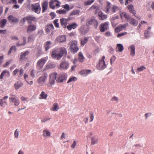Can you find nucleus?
<instances>
[{
	"instance_id": "1",
	"label": "nucleus",
	"mask_w": 154,
	"mask_h": 154,
	"mask_svg": "<svg viewBox=\"0 0 154 154\" xmlns=\"http://www.w3.org/2000/svg\"><path fill=\"white\" fill-rule=\"evenodd\" d=\"M66 49L64 48H61L53 50L51 56L52 57L59 60L63 56L66 55Z\"/></svg>"
},
{
	"instance_id": "2",
	"label": "nucleus",
	"mask_w": 154,
	"mask_h": 154,
	"mask_svg": "<svg viewBox=\"0 0 154 154\" xmlns=\"http://www.w3.org/2000/svg\"><path fill=\"white\" fill-rule=\"evenodd\" d=\"M10 97L9 98V102L12 105L17 106L20 104V101L17 97L15 95L12 94H10Z\"/></svg>"
},
{
	"instance_id": "3",
	"label": "nucleus",
	"mask_w": 154,
	"mask_h": 154,
	"mask_svg": "<svg viewBox=\"0 0 154 154\" xmlns=\"http://www.w3.org/2000/svg\"><path fill=\"white\" fill-rule=\"evenodd\" d=\"M86 24L87 26L91 25L97 28L98 26V23L96 19L93 17L88 18L86 21Z\"/></svg>"
},
{
	"instance_id": "4",
	"label": "nucleus",
	"mask_w": 154,
	"mask_h": 154,
	"mask_svg": "<svg viewBox=\"0 0 154 154\" xmlns=\"http://www.w3.org/2000/svg\"><path fill=\"white\" fill-rule=\"evenodd\" d=\"M47 74H44L38 78L37 80V83L40 86L44 85L47 80Z\"/></svg>"
},
{
	"instance_id": "5",
	"label": "nucleus",
	"mask_w": 154,
	"mask_h": 154,
	"mask_svg": "<svg viewBox=\"0 0 154 154\" xmlns=\"http://www.w3.org/2000/svg\"><path fill=\"white\" fill-rule=\"evenodd\" d=\"M57 76V73L56 72H53L49 75V83L51 85L54 84L56 81V77Z\"/></svg>"
},
{
	"instance_id": "6",
	"label": "nucleus",
	"mask_w": 154,
	"mask_h": 154,
	"mask_svg": "<svg viewBox=\"0 0 154 154\" xmlns=\"http://www.w3.org/2000/svg\"><path fill=\"white\" fill-rule=\"evenodd\" d=\"M31 9L32 11L37 14L39 13L41 10L40 6L38 3L32 4Z\"/></svg>"
},
{
	"instance_id": "7",
	"label": "nucleus",
	"mask_w": 154,
	"mask_h": 154,
	"mask_svg": "<svg viewBox=\"0 0 154 154\" xmlns=\"http://www.w3.org/2000/svg\"><path fill=\"white\" fill-rule=\"evenodd\" d=\"M67 78V75L66 73H62L59 74L57 76V82L58 83H61L66 80Z\"/></svg>"
},
{
	"instance_id": "8",
	"label": "nucleus",
	"mask_w": 154,
	"mask_h": 154,
	"mask_svg": "<svg viewBox=\"0 0 154 154\" xmlns=\"http://www.w3.org/2000/svg\"><path fill=\"white\" fill-rule=\"evenodd\" d=\"M77 45V42L75 41H72L71 42L70 47L71 51L74 53L76 52L79 50V48Z\"/></svg>"
},
{
	"instance_id": "9",
	"label": "nucleus",
	"mask_w": 154,
	"mask_h": 154,
	"mask_svg": "<svg viewBox=\"0 0 154 154\" xmlns=\"http://www.w3.org/2000/svg\"><path fill=\"white\" fill-rule=\"evenodd\" d=\"M109 23L106 22L101 24L100 26V30L101 32H104L109 29Z\"/></svg>"
},
{
	"instance_id": "10",
	"label": "nucleus",
	"mask_w": 154,
	"mask_h": 154,
	"mask_svg": "<svg viewBox=\"0 0 154 154\" xmlns=\"http://www.w3.org/2000/svg\"><path fill=\"white\" fill-rule=\"evenodd\" d=\"M47 60V58L43 57L38 60L37 63V66L38 67H42Z\"/></svg>"
},
{
	"instance_id": "11",
	"label": "nucleus",
	"mask_w": 154,
	"mask_h": 154,
	"mask_svg": "<svg viewBox=\"0 0 154 154\" xmlns=\"http://www.w3.org/2000/svg\"><path fill=\"white\" fill-rule=\"evenodd\" d=\"M89 29L85 26H83L79 29L80 33L82 35H85L89 31Z\"/></svg>"
},
{
	"instance_id": "12",
	"label": "nucleus",
	"mask_w": 154,
	"mask_h": 154,
	"mask_svg": "<svg viewBox=\"0 0 154 154\" xmlns=\"http://www.w3.org/2000/svg\"><path fill=\"white\" fill-rule=\"evenodd\" d=\"M128 49L130 52V54L131 56L133 57L134 56L135 54V48L134 45H130Z\"/></svg>"
},
{
	"instance_id": "13",
	"label": "nucleus",
	"mask_w": 154,
	"mask_h": 154,
	"mask_svg": "<svg viewBox=\"0 0 154 154\" xmlns=\"http://www.w3.org/2000/svg\"><path fill=\"white\" fill-rule=\"evenodd\" d=\"M36 29V26L34 24H30L27 26V32L28 33H30L35 30Z\"/></svg>"
},
{
	"instance_id": "14",
	"label": "nucleus",
	"mask_w": 154,
	"mask_h": 154,
	"mask_svg": "<svg viewBox=\"0 0 154 154\" xmlns=\"http://www.w3.org/2000/svg\"><path fill=\"white\" fill-rule=\"evenodd\" d=\"M8 98V96H5L0 100V106L2 107H5L7 105V102L6 100Z\"/></svg>"
},
{
	"instance_id": "15",
	"label": "nucleus",
	"mask_w": 154,
	"mask_h": 154,
	"mask_svg": "<svg viewBox=\"0 0 154 154\" xmlns=\"http://www.w3.org/2000/svg\"><path fill=\"white\" fill-rule=\"evenodd\" d=\"M29 54V52L28 51H26L21 53L20 57V59L21 61L24 60L25 59L26 56H27Z\"/></svg>"
},
{
	"instance_id": "16",
	"label": "nucleus",
	"mask_w": 154,
	"mask_h": 154,
	"mask_svg": "<svg viewBox=\"0 0 154 154\" xmlns=\"http://www.w3.org/2000/svg\"><path fill=\"white\" fill-rule=\"evenodd\" d=\"M91 72V70L89 69L83 70L79 72V74L82 76H86L88 75Z\"/></svg>"
},
{
	"instance_id": "17",
	"label": "nucleus",
	"mask_w": 154,
	"mask_h": 154,
	"mask_svg": "<svg viewBox=\"0 0 154 154\" xmlns=\"http://www.w3.org/2000/svg\"><path fill=\"white\" fill-rule=\"evenodd\" d=\"M127 8L129 11L131 13L133 14L134 16L136 17L135 14H136V11L134 9V7L133 5L131 4L127 6Z\"/></svg>"
},
{
	"instance_id": "18",
	"label": "nucleus",
	"mask_w": 154,
	"mask_h": 154,
	"mask_svg": "<svg viewBox=\"0 0 154 154\" xmlns=\"http://www.w3.org/2000/svg\"><path fill=\"white\" fill-rule=\"evenodd\" d=\"M10 73L9 72L6 70L3 71L0 75V79H2L3 77L6 78L9 76Z\"/></svg>"
},
{
	"instance_id": "19",
	"label": "nucleus",
	"mask_w": 154,
	"mask_h": 154,
	"mask_svg": "<svg viewBox=\"0 0 154 154\" xmlns=\"http://www.w3.org/2000/svg\"><path fill=\"white\" fill-rule=\"evenodd\" d=\"M23 85V83L21 81H18L14 83V86L16 90H18L20 88L22 87Z\"/></svg>"
},
{
	"instance_id": "20",
	"label": "nucleus",
	"mask_w": 154,
	"mask_h": 154,
	"mask_svg": "<svg viewBox=\"0 0 154 154\" xmlns=\"http://www.w3.org/2000/svg\"><path fill=\"white\" fill-rule=\"evenodd\" d=\"M69 20L68 19L62 18L60 19V24L64 28L66 27Z\"/></svg>"
},
{
	"instance_id": "21",
	"label": "nucleus",
	"mask_w": 154,
	"mask_h": 154,
	"mask_svg": "<svg viewBox=\"0 0 154 154\" xmlns=\"http://www.w3.org/2000/svg\"><path fill=\"white\" fill-rule=\"evenodd\" d=\"M42 133V135L44 137H48L51 136V132L48 130L45 129L43 131Z\"/></svg>"
},
{
	"instance_id": "22",
	"label": "nucleus",
	"mask_w": 154,
	"mask_h": 154,
	"mask_svg": "<svg viewBox=\"0 0 154 154\" xmlns=\"http://www.w3.org/2000/svg\"><path fill=\"white\" fill-rule=\"evenodd\" d=\"M57 40L60 42H66V36L65 35H61L57 38Z\"/></svg>"
},
{
	"instance_id": "23",
	"label": "nucleus",
	"mask_w": 154,
	"mask_h": 154,
	"mask_svg": "<svg viewBox=\"0 0 154 154\" xmlns=\"http://www.w3.org/2000/svg\"><path fill=\"white\" fill-rule=\"evenodd\" d=\"M54 29V27L52 24L48 25L45 27L46 32H49Z\"/></svg>"
},
{
	"instance_id": "24",
	"label": "nucleus",
	"mask_w": 154,
	"mask_h": 154,
	"mask_svg": "<svg viewBox=\"0 0 154 154\" xmlns=\"http://www.w3.org/2000/svg\"><path fill=\"white\" fill-rule=\"evenodd\" d=\"M9 20L12 23H17L18 21V19L13 16L10 15L8 17Z\"/></svg>"
},
{
	"instance_id": "25",
	"label": "nucleus",
	"mask_w": 154,
	"mask_h": 154,
	"mask_svg": "<svg viewBox=\"0 0 154 154\" xmlns=\"http://www.w3.org/2000/svg\"><path fill=\"white\" fill-rule=\"evenodd\" d=\"M120 16L122 19L123 18H125L127 21H128L129 18H130L129 16L127 15L126 13L124 12L120 13Z\"/></svg>"
},
{
	"instance_id": "26",
	"label": "nucleus",
	"mask_w": 154,
	"mask_h": 154,
	"mask_svg": "<svg viewBox=\"0 0 154 154\" xmlns=\"http://www.w3.org/2000/svg\"><path fill=\"white\" fill-rule=\"evenodd\" d=\"M78 26V25L75 23H74L72 24H69L67 26V29L69 30H71L72 29H75Z\"/></svg>"
},
{
	"instance_id": "27",
	"label": "nucleus",
	"mask_w": 154,
	"mask_h": 154,
	"mask_svg": "<svg viewBox=\"0 0 154 154\" xmlns=\"http://www.w3.org/2000/svg\"><path fill=\"white\" fill-rule=\"evenodd\" d=\"M144 68H137V69H136L135 68H134V69L132 68L131 70V72L133 74H135V71H136V72L138 73L143 70Z\"/></svg>"
},
{
	"instance_id": "28",
	"label": "nucleus",
	"mask_w": 154,
	"mask_h": 154,
	"mask_svg": "<svg viewBox=\"0 0 154 154\" xmlns=\"http://www.w3.org/2000/svg\"><path fill=\"white\" fill-rule=\"evenodd\" d=\"M98 16L100 20H103L106 19L107 16L106 15H104L103 13L101 11H99L98 13Z\"/></svg>"
},
{
	"instance_id": "29",
	"label": "nucleus",
	"mask_w": 154,
	"mask_h": 154,
	"mask_svg": "<svg viewBox=\"0 0 154 154\" xmlns=\"http://www.w3.org/2000/svg\"><path fill=\"white\" fill-rule=\"evenodd\" d=\"M128 20L130 21V24L133 26H137L138 24V22L136 20L133 18H131L130 17V18H129Z\"/></svg>"
},
{
	"instance_id": "30",
	"label": "nucleus",
	"mask_w": 154,
	"mask_h": 154,
	"mask_svg": "<svg viewBox=\"0 0 154 154\" xmlns=\"http://www.w3.org/2000/svg\"><path fill=\"white\" fill-rule=\"evenodd\" d=\"M59 109V107L58 106V103H55L53 104L52 107L50 109L54 111H57Z\"/></svg>"
},
{
	"instance_id": "31",
	"label": "nucleus",
	"mask_w": 154,
	"mask_h": 154,
	"mask_svg": "<svg viewBox=\"0 0 154 154\" xmlns=\"http://www.w3.org/2000/svg\"><path fill=\"white\" fill-rule=\"evenodd\" d=\"M91 139V144L93 145L97 144L98 143V139L94 136L92 137Z\"/></svg>"
},
{
	"instance_id": "32",
	"label": "nucleus",
	"mask_w": 154,
	"mask_h": 154,
	"mask_svg": "<svg viewBox=\"0 0 154 154\" xmlns=\"http://www.w3.org/2000/svg\"><path fill=\"white\" fill-rule=\"evenodd\" d=\"M97 66L99 67H106L107 66L104 60H99Z\"/></svg>"
},
{
	"instance_id": "33",
	"label": "nucleus",
	"mask_w": 154,
	"mask_h": 154,
	"mask_svg": "<svg viewBox=\"0 0 154 154\" xmlns=\"http://www.w3.org/2000/svg\"><path fill=\"white\" fill-rule=\"evenodd\" d=\"M57 0H51L50 2V8L52 9H54L55 7V4L57 2Z\"/></svg>"
},
{
	"instance_id": "34",
	"label": "nucleus",
	"mask_w": 154,
	"mask_h": 154,
	"mask_svg": "<svg viewBox=\"0 0 154 154\" xmlns=\"http://www.w3.org/2000/svg\"><path fill=\"white\" fill-rule=\"evenodd\" d=\"M107 5L105 8V12L107 14L109 13V9L111 8V3H110L107 1L106 2Z\"/></svg>"
},
{
	"instance_id": "35",
	"label": "nucleus",
	"mask_w": 154,
	"mask_h": 154,
	"mask_svg": "<svg viewBox=\"0 0 154 154\" xmlns=\"http://www.w3.org/2000/svg\"><path fill=\"white\" fill-rule=\"evenodd\" d=\"M48 4V2L47 1H45L43 2L42 6V12H44L47 9Z\"/></svg>"
},
{
	"instance_id": "36",
	"label": "nucleus",
	"mask_w": 154,
	"mask_h": 154,
	"mask_svg": "<svg viewBox=\"0 0 154 154\" xmlns=\"http://www.w3.org/2000/svg\"><path fill=\"white\" fill-rule=\"evenodd\" d=\"M88 37H85L83 38H81L80 39L81 44L82 46H83L88 41Z\"/></svg>"
},
{
	"instance_id": "37",
	"label": "nucleus",
	"mask_w": 154,
	"mask_h": 154,
	"mask_svg": "<svg viewBox=\"0 0 154 154\" xmlns=\"http://www.w3.org/2000/svg\"><path fill=\"white\" fill-rule=\"evenodd\" d=\"M24 78L25 80L29 85H32L33 83V82L32 81L28 82L29 81V79L28 75L26 74H25L24 75Z\"/></svg>"
},
{
	"instance_id": "38",
	"label": "nucleus",
	"mask_w": 154,
	"mask_h": 154,
	"mask_svg": "<svg viewBox=\"0 0 154 154\" xmlns=\"http://www.w3.org/2000/svg\"><path fill=\"white\" fill-rule=\"evenodd\" d=\"M69 66V64L67 62L62 61L60 65V67H68Z\"/></svg>"
},
{
	"instance_id": "39",
	"label": "nucleus",
	"mask_w": 154,
	"mask_h": 154,
	"mask_svg": "<svg viewBox=\"0 0 154 154\" xmlns=\"http://www.w3.org/2000/svg\"><path fill=\"white\" fill-rule=\"evenodd\" d=\"M116 48L118 51L120 52H122L124 49L123 45L121 44H117Z\"/></svg>"
},
{
	"instance_id": "40",
	"label": "nucleus",
	"mask_w": 154,
	"mask_h": 154,
	"mask_svg": "<svg viewBox=\"0 0 154 154\" xmlns=\"http://www.w3.org/2000/svg\"><path fill=\"white\" fill-rule=\"evenodd\" d=\"M80 13V11L79 10H75L73 11L70 14V16H72L73 15H78Z\"/></svg>"
},
{
	"instance_id": "41",
	"label": "nucleus",
	"mask_w": 154,
	"mask_h": 154,
	"mask_svg": "<svg viewBox=\"0 0 154 154\" xmlns=\"http://www.w3.org/2000/svg\"><path fill=\"white\" fill-rule=\"evenodd\" d=\"M85 59L83 55L82 52H80L79 54L78 60L80 62H83Z\"/></svg>"
},
{
	"instance_id": "42",
	"label": "nucleus",
	"mask_w": 154,
	"mask_h": 154,
	"mask_svg": "<svg viewBox=\"0 0 154 154\" xmlns=\"http://www.w3.org/2000/svg\"><path fill=\"white\" fill-rule=\"evenodd\" d=\"M78 79L75 76H72L69 79V80L67 82V83H69L71 82L76 81Z\"/></svg>"
},
{
	"instance_id": "43",
	"label": "nucleus",
	"mask_w": 154,
	"mask_h": 154,
	"mask_svg": "<svg viewBox=\"0 0 154 154\" xmlns=\"http://www.w3.org/2000/svg\"><path fill=\"white\" fill-rule=\"evenodd\" d=\"M51 45V42L49 41H48L45 43V46L46 51H47L49 49Z\"/></svg>"
},
{
	"instance_id": "44",
	"label": "nucleus",
	"mask_w": 154,
	"mask_h": 154,
	"mask_svg": "<svg viewBox=\"0 0 154 154\" xmlns=\"http://www.w3.org/2000/svg\"><path fill=\"white\" fill-rule=\"evenodd\" d=\"M6 22L7 20L6 19H4L2 20L0 22V27L2 28H3L5 26Z\"/></svg>"
},
{
	"instance_id": "45",
	"label": "nucleus",
	"mask_w": 154,
	"mask_h": 154,
	"mask_svg": "<svg viewBox=\"0 0 154 154\" xmlns=\"http://www.w3.org/2000/svg\"><path fill=\"white\" fill-rule=\"evenodd\" d=\"M23 42L22 43H20V42H19L17 44V46H22L24 45H25V44H26V37H23Z\"/></svg>"
},
{
	"instance_id": "46",
	"label": "nucleus",
	"mask_w": 154,
	"mask_h": 154,
	"mask_svg": "<svg viewBox=\"0 0 154 154\" xmlns=\"http://www.w3.org/2000/svg\"><path fill=\"white\" fill-rule=\"evenodd\" d=\"M27 21L29 23H30L31 22L34 20L35 19V17H33L30 16H27Z\"/></svg>"
},
{
	"instance_id": "47",
	"label": "nucleus",
	"mask_w": 154,
	"mask_h": 154,
	"mask_svg": "<svg viewBox=\"0 0 154 154\" xmlns=\"http://www.w3.org/2000/svg\"><path fill=\"white\" fill-rule=\"evenodd\" d=\"M40 96L41 97V99H46L48 95L46 94H45L44 91H42L40 94Z\"/></svg>"
},
{
	"instance_id": "48",
	"label": "nucleus",
	"mask_w": 154,
	"mask_h": 154,
	"mask_svg": "<svg viewBox=\"0 0 154 154\" xmlns=\"http://www.w3.org/2000/svg\"><path fill=\"white\" fill-rule=\"evenodd\" d=\"M119 9V7L116 5H113L112 7V10L113 13L118 11Z\"/></svg>"
},
{
	"instance_id": "49",
	"label": "nucleus",
	"mask_w": 154,
	"mask_h": 154,
	"mask_svg": "<svg viewBox=\"0 0 154 154\" xmlns=\"http://www.w3.org/2000/svg\"><path fill=\"white\" fill-rule=\"evenodd\" d=\"M98 7L96 5H94L91 7L89 9L90 10H93V9H95L96 11H97L98 9Z\"/></svg>"
},
{
	"instance_id": "50",
	"label": "nucleus",
	"mask_w": 154,
	"mask_h": 154,
	"mask_svg": "<svg viewBox=\"0 0 154 154\" xmlns=\"http://www.w3.org/2000/svg\"><path fill=\"white\" fill-rule=\"evenodd\" d=\"M94 1V0H89L85 2L84 3L85 5H90Z\"/></svg>"
},
{
	"instance_id": "51",
	"label": "nucleus",
	"mask_w": 154,
	"mask_h": 154,
	"mask_svg": "<svg viewBox=\"0 0 154 154\" xmlns=\"http://www.w3.org/2000/svg\"><path fill=\"white\" fill-rule=\"evenodd\" d=\"M56 12L60 14H65L66 13V11L65 9L60 10H57Z\"/></svg>"
},
{
	"instance_id": "52",
	"label": "nucleus",
	"mask_w": 154,
	"mask_h": 154,
	"mask_svg": "<svg viewBox=\"0 0 154 154\" xmlns=\"http://www.w3.org/2000/svg\"><path fill=\"white\" fill-rule=\"evenodd\" d=\"M118 18H119V17L118 16H117L116 17H112L111 18V22L112 24V25H113V26H114V21L116 19H117Z\"/></svg>"
},
{
	"instance_id": "53",
	"label": "nucleus",
	"mask_w": 154,
	"mask_h": 154,
	"mask_svg": "<svg viewBox=\"0 0 154 154\" xmlns=\"http://www.w3.org/2000/svg\"><path fill=\"white\" fill-rule=\"evenodd\" d=\"M89 116L90 118V122H92L94 119V116L93 113L91 112L89 114Z\"/></svg>"
},
{
	"instance_id": "54",
	"label": "nucleus",
	"mask_w": 154,
	"mask_h": 154,
	"mask_svg": "<svg viewBox=\"0 0 154 154\" xmlns=\"http://www.w3.org/2000/svg\"><path fill=\"white\" fill-rule=\"evenodd\" d=\"M58 20L56 19L54 21L53 23L55 26L57 27L58 28L59 27V24L58 23Z\"/></svg>"
},
{
	"instance_id": "55",
	"label": "nucleus",
	"mask_w": 154,
	"mask_h": 154,
	"mask_svg": "<svg viewBox=\"0 0 154 154\" xmlns=\"http://www.w3.org/2000/svg\"><path fill=\"white\" fill-rule=\"evenodd\" d=\"M19 131H18V129H16L14 132V136L15 138H17L19 136Z\"/></svg>"
},
{
	"instance_id": "56",
	"label": "nucleus",
	"mask_w": 154,
	"mask_h": 154,
	"mask_svg": "<svg viewBox=\"0 0 154 154\" xmlns=\"http://www.w3.org/2000/svg\"><path fill=\"white\" fill-rule=\"evenodd\" d=\"M128 25V23H125L123 25H119V26L122 30L123 29L126 27Z\"/></svg>"
},
{
	"instance_id": "57",
	"label": "nucleus",
	"mask_w": 154,
	"mask_h": 154,
	"mask_svg": "<svg viewBox=\"0 0 154 154\" xmlns=\"http://www.w3.org/2000/svg\"><path fill=\"white\" fill-rule=\"evenodd\" d=\"M28 40L29 42L33 41L34 40V37L32 35H30L28 38Z\"/></svg>"
},
{
	"instance_id": "58",
	"label": "nucleus",
	"mask_w": 154,
	"mask_h": 154,
	"mask_svg": "<svg viewBox=\"0 0 154 154\" xmlns=\"http://www.w3.org/2000/svg\"><path fill=\"white\" fill-rule=\"evenodd\" d=\"M56 66L53 64V63H49L47 66V67H54Z\"/></svg>"
},
{
	"instance_id": "59",
	"label": "nucleus",
	"mask_w": 154,
	"mask_h": 154,
	"mask_svg": "<svg viewBox=\"0 0 154 154\" xmlns=\"http://www.w3.org/2000/svg\"><path fill=\"white\" fill-rule=\"evenodd\" d=\"M62 7L67 11H69L70 9L69 8V6L68 4H66L65 5H63Z\"/></svg>"
},
{
	"instance_id": "60",
	"label": "nucleus",
	"mask_w": 154,
	"mask_h": 154,
	"mask_svg": "<svg viewBox=\"0 0 154 154\" xmlns=\"http://www.w3.org/2000/svg\"><path fill=\"white\" fill-rule=\"evenodd\" d=\"M100 35L96 36L95 37L94 39L97 42L99 43L100 42Z\"/></svg>"
},
{
	"instance_id": "61",
	"label": "nucleus",
	"mask_w": 154,
	"mask_h": 154,
	"mask_svg": "<svg viewBox=\"0 0 154 154\" xmlns=\"http://www.w3.org/2000/svg\"><path fill=\"white\" fill-rule=\"evenodd\" d=\"M35 71L34 69L32 70L31 72L30 75L32 77V78H34L35 77Z\"/></svg>"
},
{
	"instance_id": "62",
	"label": "nucleus",
	"mask_w": 154,
	"mask_h": 154,
	"mask_svg": "<svg viewBox=\"0 0 154 154\" xmlns=\"http://www.w3.org/2000/svg\"><path fill=\"white\" fill-rule=\"evenodd\" d=\"M111 100L112 101H115L117 102H118L119 99L116 96H114L111 99Z\"/></svg>"
},
{
	"instance_id": "63",
	"label": "nucleus",
	"mask_w": 154,
	"mask_h": 154,
	"mask_svg": "<svg viewBox=\"0 0 154 154\" xmlns=\"http://www.w3.org/2000/svg\"><path fill=\"white\" fill-rule=\"evenodd\" d=\"M11 61H8L6 62L3 65V66L6 67L8 66L9 64L10 63Z\"/></svg>"
},
{
	"instance_id": "64",
	"label": "nucleus",
	"mask_w": 154,
	"mask_h": 154,
	"mask_svg": "<svg viewBox=\"0 0 154 154\" xmlns=\"http://www.w3.org/2000/svg\"><path fill=\"white\" fill-rule=\"evenodd\" d=\"M122 30L121 29H120V28L118 26L116 27L115 29V31L116 32H118Z\"/></svg>"
}]
</instances>
